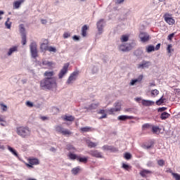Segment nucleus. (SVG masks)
<instances>
[{
	"label": "nucleus",
	"mask_w": 180,
	"mask_h": 180,
	"mask_svg": "<svg viewBox=\"0 0 180 180\" xmlns=\"http://www.w3.org/2000/svg\"><path fill=\"white\" fill-rule=\"evenodd\" d=\"M57 86L56 78H44L39 82V88L42 91H50Z\"/></svg>",
	"instance_id": "f257e3e1"
},
{
	"label": "nucleus",
	"mask_w": 180,
	"mask_h": 180,
	"mask_svg": "<svg viewBox=\"0 0 180 180\" xmlns=\"http://www.w3.org/2000/svg\"><path fill=\"white\" fill-rule=\"evenodd\" d=\"M31 131L27 127H20L17 128V134L22 137V139H26L30 136Z\"/></svg>",
	"instance_id": "f03ea898"
},
{
	"label": "nucleus",
	"mask_w": 180,
	"mask_h": 180,
	"mask_svg": "<svg viewBox=\"0 0 180 180\" xmlns=\"http://www.w3.org/2000/svg\"><path fill=\"white\" fill-rule=\"evenodd\" d=\"M55 130L57 131V133L63 134V136H71V134H72L71 131L67 129H64V127H63L61 125H56L55 127Z\"/></svg>",
	"instance_id": "7ed1b4c3"
},
{
	"label": "nucleus",
	"mask_w": 180,
	"mask_h": 180,
	"mask_svg": "<svg viewBox=\"0 0 180 180\" xmlns=\"http://www.w3.org/2000/svg\"><path fill=\"white\" fill-rule=\"evenodd\" d=\"M28 163H25L27 168H33V165H39L40 161L36 158H30L27 159Z\"/></svg>",
	"instance_id": "20e7f679"
},
{
	"label": "nucleus",
	"mask_w": 180,
	"mask_h": 180,
	"mask_svg": "<svg viewBox=\"0 0 180 180\" xmlns=\"http://www.w3.org/2000/svg\"><path fill=\"white\" fill-rule=\"evenodd\" d=\"M30 49L32 57H33V58H37L39 56L37 53V44L34 41L32 42L30 45Z\"/></svg>",
	"instance_id": "39448f33"
},
{
	"label": "nucleus",
	"mask_w": 180,
	"mask_h": 180,
	"mask_svg": "<svg viewBox=\"0 0 180 180\" xmlns=\"http://www.w3.org/2000/svg\"><path fill=\"white\" fill-rule=\"evenodd\" d=\"M79 74V72L78 71H75L71 73L66 82L67 85H71V84H73L74 81L77 80V77H78Z\"/></svg>",
	"instance_id": "423d86ee"
},
{
	"label": "nucleus",
	"mask_w": 180,
	"mask_h": 180,
	"mask_svg": "<svg viewBox=\"0 0 180 180\" xmlns=\"http://www.w3.org/2000/svg\"><path fill=\"white\" fill-rule=\"evenodd\" d=\"M68 67H70V63H65L63 68L59 72L58 77L59 79H62L63 77L68 72Z\"/></svg>",
	"instance_id": "0eeeda50"
},
{
	"label": "nucleus",
	"mask_w": 180,
	"mask_h": 180,
	"mask_svg": "<svg viewBox=\"0 0 180 180\" xmlns=\"http://www.w3.org/2000/svg\"><path fill=\"white\" fill-rule=\"evenodd\" d=\"M102 150H103V151H110V153H117V151H119L117 148L108 145H104L102 147Z\"/></svg>",
	"instance_id": "6e6552de"
},
{
	"label": "nucleus",
	"mask_w": 180,
	"mask_h": 180,
	"mask_svg": "<svg viewBox=\"0 0 180 180\" xmlns=\"http://www.w3.org/2000/svg\"><path fill=\"white\" fill-rule=\"evenodd\" d=\"M139 39L142 43H146L150 40V35L147 32H140Z\"/></svg>",
	"instance_id": "1a4fd4ad"
},
{
	"label": "nucleus",
	"mask_w": 180,
	"mask_h": 180,
	"mask_svg": "<svg viewBox=\"0 0 180 180\" xmlns=\"http://www.w3.org/2000/svg\"><path fill=\"white\" fill-rule=\"evenodd\" d=\"M89 154L91 155V157H95L96 158H103V156H102V153L96 150H90L89 152Z\"/></svg>",
	"instance_id": "9d476101"
},
{
	"label": "nucleus",
	"mask_w": 180,
	"mask_h": 180,
	"mask_svg": "<svg viewBox=\"0 0 180 180\" xmlns=\"http://www.w3.org/2000/svg\"><path fill=\"white\" fill-rule=\"evenodd\" d=\"M105 22V20L103 19H101L99 21L97 22V29L99 32V33H102V32L103 31V23Z\"/></svg>",
	"instance_id": "9b49d317"
},
{
	"label": "nucleus",
	"mask_w": 180,
	"mask_h": 180,
	"mask_svg": "<svg viewBox=\"0 0 180 180\" xmlns=\"http://www.w3.org/2000/svg\"><path fill=\"white\" fill-rule=\"evenodd\" d=\"M153 174V172L148 170V169H143L139 172V174L143 178H147L148 175H151Z\"/></svg>",
	"instance_id": "f8f14e48"
},
{
	"label": "nucleus",
	"mask_w": 180,
	"mask_h": 180,
	"mask_svg": "<svg viewBox=\"0 0 180 180\" xmlns=\"http://www.w3.org/2000/svg\"><path fill=\"white\" fill-rule=\"evenodd\" d=\"M40 49L41 51H47L49 50V41L47 39L44 40V43L41 44Z\"/></svg>",
	"instance_id": "ddd939ff"
},
{
	"label": "nucleus",
	"mask_w": 180,
	"mask_h": 180,
	"mask_svg": "<svg viewBox=\"0 0 180 180\" xmlns=\"http://www.w3.org/2000/svg\"><path fill=\"white\" fill-rule=\"evenodd\" d=\"M165 20L168 25H174L175 23V20L169 15H165Z\"/></svg>",
	"instance_id": "4468645a"
},
{
	"label": "nucleus",
	"mask_w": 180,
	"mask_h": 180,
	"mask_svg": "<svg viewBox=\"0 0 180 180\" xmlns=\"http://www.w3.org/2000/svg\"><path fill=\"white\" fill-rule=\"evenodd\" d=\"M120 51H130L131 50V46H127L125 44H121L119 46Z\"/></svg>",
	"instance_id": "2eb2a0df"
},
{
	"label": "nucleus",
	"mask_w": 180,
	"mask_h": 180,
	"mask_svg": "<svg viewBox=\"0 0 180 180\" xmlns=\"http://www.w3.org/2000/svg\"><path fill=\"white\" fill-rule=\"evenodd\" d=\"M55 75L54 71H46L44 73V77H45L44 78H56L53 77Z\"/></svg>",
	"instance_id": "dca6fc26"
},
{
	"label": "nucleus",
	"mask_w": 180,
	"mask_h": 180,
	"mask_svg": "<svg viewBox=\"0 0 180 180\" xmlns=\"http://www.w3.org/2000/svg\"><path fill=\"white\" fill-rule=\"evenodd\" d=\"M25 2V0H20L14 1L13 6V9H19L20 8V5Z\"/></svg>",
	"instance_id": "f3484780"
},
{
	"label": "nucleus",
	"mask_w": 180,
	"mask_h": 180,
	"mask_svg": "<svg viewBox=\"0 0 180 180\" xmlns=\"http://www.w3.org/2000/svg\"><path fill=\"white\" fill-rule=\"evenodd\" d=\"M141 103L143 106H153L154 103H155L154 101H151L150 100H144L143 99L141 101Z\"/></svg>",
	"instance_id": "a211bd4d"
},
{
	"label": "nucleus",
	"mask_w": 180,
	"mask_h": 180,
	"mask_svg": "<svg viewBox=\"0 0 180 180\" xmlns=\"http://www.w3.org/2000/svg\"><path fill=\"white\" fill-rule=\"evenodd\" d=\"M81 171H82V168H81V167H79V166H77V167L72 169L71 172L73 175H78V174H79V172H81Z\"/></svg>",
	"instance_id": "6ab92c4d"
},
{
	"label": "nucleus",
	"mask_w": 180,
	"mask_h": 180,
	"mask_svg": "<svg viewBox=\"0 0 180 180\" xmlns=\"http://www.w3.org/2000/svg\"><path fill=\"white\" fill-rule=\"evenodd\" d=\"M150 61H143L142 63L138 65V68H148L150 67Z\"/></svg>",
	"instance_id": "aec40b11"
},
{
	"label": "nucleus",
	"mask_w": 180,
	"mask_h": 180,
	"mask_svg": "<svg viewBox=\"0 0 180 180\" xmlns=\"http://www.w3.org/2000/svg\"><path fill=\"white\" fill-rule=\"evenodd\" d=\"M118 120H122V121H124V120H131V119H134L133 116H129V115H120L118 117H117Z\"/></svg>",
	"instance_id": "412c9836"
},
{
	"label": "nucleus",
	"mask_w": 180,
	"mask_h": 180,
	"mask_svg": "<svg viewBox=\"0 0 180 180\" xmlns=\"http://www.w3.org/2000/svg\"><path fill=\"white\" fill-rule=\"evenodd\" d=\"M141 81H143V75H140L137 79H132L129 84L133 86L136 84V82H140Z\"/></svg>",
	"instance_id": "4be33fe9"
},
{
	"label": "nucleus",
	"mask_w": 180,
	"mask_h": 180,
	"mask_svg": "<svg viewBox=\"0 0 180 180\" xmlns=\"http://www.w3.org/2000/svg\"><path fill=\"white\" fill-rule=\"evenodd\" d=\"M98 106H99V103H91L86 109L88 110H95V109H98Z\"/></svg>",
	"instance_id": "5701e85b"
},
{
	"label": "nucleus",
	"mask_w": 180,
	"mask_h": 180,
	"mask_svg": "<svg viewBox=\"0 0 180 180\" xmlns=\"http://www.w3.org/2000/svg\"><path fill=\"white\" fill-rule=\"evenodd\" d=\"M63 119L65 120V122H74V120H75V117H72V115H65L63 117Z\"/></svg>",
	"instance_id": "b1692460"
},
{
	"label": "nucleus",
	"mask_w": 180,
	"mask_h": 180,
	"mask_svg": "<svg viewBox=\"0 0 180 180\" xmlns=\"http://www.w3.org/2000/svg\"><path fill=\"white\" fill-rule=\"evenodd\" d=\"M166 101L167 98H165L164 96H162L159 100L156 101V105H158V106H161V105H162V103H165Z\"/></svg>",
	"instance_id": "393cba45"
},
{
	"label": "nucleus",
	"mask_w": 180,
	"mask_h": 180,
	"mask_svg": "<svg viewBox=\"0 0 180 180\" xmlns=\"http://www.w3.org/2000/svg\"><path fill=\"white\" fill-rule=\"evenodd\" d=\"M171 116V115L167 112H163L161 115H160V119L162 120H167V119H168V117H169Z\"/></svg>",
	"instance_id": "a878e982"
},
{
	"label": "nucleus",
	"mask_w": 180,
	"mask_h": 180,
	"mask_svg": "<svg viewBox=\"0 0 180 180\" xmlns=\"http://www.w3.org/2000/svg\"><path fill=\"white\" fill-rule=\"evenodd\" d=\"M81 133H88L89 131H92V128L90 127H84L80 128Z\"/></svg>",
	"instance_id": "bb28decb"
},
{
	"label": "nucleus",
	"mask_w": 180,
	"mask_h": 180,
	"mask_svg": "<svg viewBox=\"0 0 180 180\" xmlns=\"http://www.w3.org/2000/svg\"><path fill=\"white\" fill-rule=\"evenodd\" d=\"M86 30H88V26H86V25H84L82 27V36H83V37H86Z\"/></svg>",
	"instance_id": "cd10ccee"
},
{
	"label": "nucleus",
	"mask_w": 180,
	"mask_h": 180,
	"mask_svg": "<svg viewBox=\"0 0 180 180\" xmlns=\"http://www.w3.org/2000/svg\"><path fill=\"white\" fill-rule=\"evenodd\" d=\"M68 157L70 159V160H77V161H78V155L72 153H69L68 155Z\"/></svg>",
	"instance_id": "c85d7f7f"
},
{
	"label": "nucleus",
	"mask_w": 180,
	"mask_h": 180,
	"mask_svg": "<svg viewBox=\"0 0 180 180\" xmlns=\"http://www.w3.org/2000/svg\"><path fill=\"white\" fill-rule=\"evenodd\" d=\"M86 144L90 148H94V147H96V146H98V143L92 142L91 141H86Z\"/></svg>",
	"instance_id": "c756f323"
},
{
	"label": "nucleus",
	"mask_w": 180,
	"mask_h": 180,
	"mask_svg": "<svg viewBox=\"0 0 180 180\" xmlns=\"http://www.w3.org/2000/svg\"><path fill=\"white\" fill-rule=\"evenodd\" d=\"M77 161H79V162H82L83 164H86V162H88V158H81L79 156L77 158Z\"/></svg>",
	"instance_id": "7c9ffc66"
},
{
	"label": "nucleus",
	"mask_w": 180,
	"mask_h": 180,
	"mask_svg": "<svg viewBox=\"0 0 180 180\" xmlns=\"http://www.w3.org/2000/svg\"><path fill=\"white\" fill-rule=\"evenodd\" d=\"M98 113V115H103L101 117H99V119H106V117H108V115L105 113V110H100Z\"/></svg>",
	"instance_id": "2f4dec72"
},
{
	"label": "nucleus",
	"mask_w": 180,
	"mask_h": 180,
	"mask_svg": "<svg viewBox=\"0 0 180 180\" xmlns=\"http://www.w3.org/2000/svg\"><path fill=\"white\" fill-rule=\"evenodd\" d=\"M18 51V46H13L11 48L8 52V56H12L13 53Z\"/></svg>",
	"instance_id": "473e14b6"
},
{
	"label": "nucleus",
	"mask_w": 180,
	"mask_h": 180,
	"mask_svg": "<svg viewBox=\"0 0 180 180\" xmlns=\"http://www.w3.org/2000/svg\"><path fill=\"white\" fill-rule=\"evenodd\" d=\"M152 51H155V47L153 45H149L146 47V52L151 53Z\"/></svg>",
	"instance_id": "72a5a7b5"
},
{
	"label": "nucleus",
	"mask_w": 180,
	"mask_h": 180,
	"mask_svg": "<svg viewBox=\"0 0 180 180\" xmlns=\"http://www.w3.org/2000/svg\"><path fill=\"white\" fill-rule=\"evenodd\" d=\"M114 107L116 108V110L120 112L122 110V103L117 102L114 104Z\"/></svg>",
	"instance_id": "f704fd0d"
},
{
	"label": "nucleus",
	"mask_w": 180,
	"mask_h": 180,
	"mask_svg": "<svg viewBox=\"0 0 180 180\" xmlns=\"http://www.w3.org/2000/svg\"><path fill=\"white\" fill-rule=\"evenodd\" d=\"M159 94L160 91H158V89H153L151 91V96H153V98H155V96H157Z\"/></svg>",
	"instance_id": "c9c22d12"
},
{
	"label": "nucleus",
	"mask_w": 180,
	"mask_h": 180,
	"mask_svg": "<svg viewBox=\"0 0 180 180\" xmlns=\"http://www.w3.org/2000/svg\"><path fill=\"white\" fill-rule=\"evenodd\" d=\"M25 25L23 24H20V32L21 33V36H22V34H26V33H25Z\"/></svg>",
	"instance_id": "e433bc0d"
},
{
	"label": "nucleus",
	"mask_w": 180,
	"mask_h": 180,
	"mask_svg": "<svg viewBox=\"0 0 180 180\" xmlns=\"http://www.w3.org/2000/svg\"><path fill=\"white\" fill-rule=\"evenodd\" d=\"M42 65H47V67H51L53 65V62L49 60H44L42 62Z\"/></svg>",
	"instance_id": "4c0bfd02"
},
{
	"label": "nucleus",
	"mask_w": 180,
	"mask_h": 180,
	"mask_svg": "<svg viewBox=\"0 0 180 180\" xmlns=\"http://www.w3.org/2000/svg\"><path fill=\"white\" fill-rule=\"evenodd\" d=\"M122 168L125 169L126 171H130L131 169V167L129 165H127L125 163H122Z\"/></svg>",
	"instance_id": "58836bf2"
},
{
	"label": "nucleus",
	"mask_w": 180,
	"mask_h": 180,
	"mask_svg": "<svg viewBox=\"0 0 180 180\" xmlns=\"http://www.w3.org/2000/svg\"><path fill=\"white\" fill-rule=\"evenodd\" d=\"M9 20H10V18H7V20L5 22V26L6 27L7 29H11L12 26V22H11Z\"/></svg>",
	"instance_id": "ea45409f"
},
{
	"label": "nucleus",
	"mask_w": 180,
	"mask_h": 180,
	"mask_svg": "<svg viewBox=\"0 0 180 180\" xmlns=\"http://www.w3.org/2000/svg\"><path fill=\"white\" fill-rule=\"evenodd\" d=\"M122 43H124L126 41H129V36L127 35H122L121 37Z\"/></svg>",
	"instance_id": "a19ab883"
},
{
	"label": "nucleus",
	"mask_w": 180,
	"mask_h": 180,
	"mask_svg": "<svg viewBox=\"0 0 180 180\" xmlns=\"http://www.w3.org/2000/svg\"><path fill=\"white\" fill-rule=\"evenodd\" d=\"M67 150L68 151H71V150L76 151L77 150L75 147H74V146L70 145V144L67 145Z\"/></svg>",
	"instance_id": "79ce46f5"
},
{
	"label": "nucleus",
	"mask_w": 180,
	"mask_h": 180,
	"mask_svg": "<svg viewBox=\"0 0 180 180\" xmlns=\"http://www.w3.org/2000/svg\"><path fill=\"white\" fill-rule=\"evenodd\" d=\"M116 112H119V110H116V108H112L108 110L109 115H115Z\"/></svg>",
	"instance_id": "37998d69"
},
{
	"label": "nucleus",
	"mask_w": 180,
	"mask_h": 180,
	"mask_svg": "<svg viewBox=\"0 0 180 180\" xmlns=\"http://www.w3.org/2000/svg\"><path fill=\"white\" fill-rule=\"evenodd\" d=\"M8 148L9 151H11V153H12V154L15 155V157H18V152H16V150L15 149H13L11 146H8Z\"/></svg>",
	"instance_id": "c03bdc74"
},
{
	"label": "nucleus",
	"mask_w": 180,
	"mask_h": 180,
	"mask_svg": "<svg viewBox=\"0 0 180 180\" xmlns=\"http://www.w3.org/2000/svg\"><path fill=\"white\" fill-rule=\"evenodd\" d=\"M47 51H50V53H56V51H57V49H56V47L48 46Z\"/></svg>",
	"instance_id": "a18cd8bd"
},
{
	"label": "nucleus",
	"mask_w": 180,
	"mask_h": 180,
	"mask_svg": "<svg viewBox=\"0 0 180 180\" xmlns=\"http://www.w3.org/2000/svg\"><path fill=\"white\" fill-rule=\"evenodd\" d=\"M152 131L153 133H158V131H160V127L152 126Z\"/></svg>",
	"instance_id": "49530a36"
},
{
	"label": "nucleus",
	"mask_w": 180,
	"mask_h": 180,
	"mask_svg": "<svg viewBox=\"0 0 180 180\" xmlns=\"http://www.w3.org/2000/svg\"><path fill=\"white\" fill-rule=\"evenodd\" d=\"M27 43V41H26V34H23L22 35V46H25V44H26Z\"/></svg>",
	"instance_id": "de8ad7c7"
},
{
	"label": "nucleus",
	"mask_w": 180,
	"mask_h": 180,
	"mask_svg": "<svg viewBox=\"0 0 180 180\" xmlns=\"http://www.w3.org/2000/svg\"><path fill=\"white\" fill-rule=\"evenodd\" d=\"M158 165L160 167H164V165H165V161H164V160H158Z\"/></svg>",
	"instance_id": "09e8293b"
},
{
	"label": "nucleus",
	"mask_w": 180,
	"mask_h": 180,
	"mask_svg": "<svg viewBox=\"0 0 180 180\" xmlns=\"http://www.w3.org/2000/svg\"><path fill=\"white\" fill-rule=\"evenodd\" d=\"M172 49V44H169L167 48V53H169V54H171V53L174 51V49Z\"/></svg>",
	"instance_id": "8fccbe9b"
},
{
	"label": "nucleus",
	"mask_w": 180,
	"mask_h": 180,
	"mask_svg": "<svg viewBox=\"0 0 180 180\" xmlns=\"http://www.w3.org/2000/svg\"><path fill=\"white\" fill-rule=\"evenodd\" d=\"M172 175L176 180H180V175L178 173H172Z\"/></svg>",
	"instance_id": "3c124183"
},
{
	"label": "nucleus",
	"mask_w": 180,
	"mask_h": 180,
	"mask_svg": "<svg viewBox=\"0 0 180 180\" xmlns=\"http://www.w3.org/2000/svg\"><path fill=\"white\" fill-rule=\"evenodd\" d=\"M124 158L125 160H131V154L129 153H124Z\"/></svg>",
	"instance_id": "603ef678"
},
{
	"label": "nucleus",
	"mask_w": 180,
	"mask_h": 180,
	"mask_svg": "<svg viewBox=\"0 0 180 180\" xmlns=\"http://www.w3.org/2000/svg\"><path fill=\"white\" fill-rule=\"evenodd\" d=\"M142 129L143 130H146V129H151V126L150 125V124H144L142 126Z\"/></svg>",
	"instance_id": "864d4df0"
},
{
	"label": "nucleus",
	"mask_w": 180,
	"mask_h": 180,
	"mask_svg": "<svg viewBox=\"0 0 180 180\" xmlns=\"http://www.w3.org/2000/svg\"><path fill=\"white\" fill-rule=\"evenodd\" d=\"M0 105L1 109L3 110V112H6L8 110V107L6 105L1 103Z\"/></svg>",
	"instance_id": "5fc2aeb1"
},
{
	"label": "nucleus",
	"mask_w": 180,
	"mask_h": 180,
	"mask_svg": "<svg viewBox=\"0 0 180 180\" xmlns=\"http://www.w3.org/2000/svg\"><path fill=\"white\" fill-rule=\"evenodd\" d=\"M174 36H175V33H172V34H169L167 37V39L172 40V39H174Z\"/></svg>",
	"instance_id": "6e6d98bb"
},
{
	"label": "nucleus",
	"mask_w": 180,
	"mask_h": 180,
	"mask_svg": "<svg viewBox=\"0 0 180 180\" xmlns=\"http://www.w3.org/2000/svg\"><path fill=\"white\" fill-rule=\"evenodd\" d=\"M70 36H71V34H70V33H68V32H65L63 34L64 39H68V37H70Z\"/></svg>",
	"instance_id": "4d7b16f0"
},
{
	"label": "nucleus",
	"mask_w": 180,
	"mask_h": 180,
	"mask_svg": "<svg viewBox=\"0 0 180 180\" xmlns=\"http://www.w3.org/2000/svg\"><path fill=\"white\" fill-rule=\"evenodd\" d=\"M26 105L28 106V108H33V103L30 101H27Z\"/></svg>",
	"instance_id": "13d9d810"
},
{
	"label": "nucleus",
	"mask_w": 180,
	"mask_h": 180,
	"mask_svg": "<svg viewBox=\"0 0 180 180\" xmlns=\"http://www.w3.org/2000/svg\"><path fill=\"white\" fill-rule=\"evenodd\" d=\"M165 110H167V108L162 107V108H158V112H165Z\"/></svg>",
	"instance_id": "bf43d9fd"
},
{
	"label": "nucleus",
	"mask_w": 180,
	"mask_h": 180,
	"mask_svg": "<svg viewBox=\"0 0 180 180\" xmlns=\"http://www.w3.org/2000/svg\"><path fill=\"white\" fill-rule=\"evenodd\" d=\"M152 147H153V143H151L150 145L144 146V148H146V150H148V149L151 148Z\"/></svg>",
	"instance_id": "052dcab7"
},
{
	"label": "nucleus",
	"mask_w": 180,
	"mask_h": 180,
	"mask_svg": "<svg viewBox=\"0 0 180 180\" xmlns=\"http://www.w3.org/2000/svg\"><path fill=\"white\" fill-rule=\"evenodd\" d=\"M161 47V44H158L155 48V50L158 51Z\"/></svg>",
	"instance_id": "680f3d73"
},
{
	"label": "nucleus",
	"mask_w": 180,
	"mask_h": 180,
	"mask_svg": "<svg viewBox=\"0 0 180 180\" xmlns=\"http://www.w3.org/2000/svg\"><path fill=\"white\" fill-rule=\"evenodd\" d=\"M0 122H5V117L2 115H0Z\"/></svg>",
	"instance_id": "e2e57ef3"
},
{
	"label": "nucleus",
	"mask_w": 180,
	"mask_h": 180,
	"mask_svg": "<svg viewBox=\"0 0 180 180\" xmlns=\"http://www.w3.org/2000/svg\"><path fill=\"white\" fill-rule=\"evenodd\" d=\"M73 39L74 40H79V37L77 35H75V36H73Z\"/></svg>",
	"instance_id": "0e129e2a"
},
{
	"label": "nucleus",
	"mask_w": 180,
	"mask_h": 180,
	"mask_svg": "<svg viewBox=\"0 0 180 180\" xmlns=\"http://www.w3.org/2000/svg\"><path fill=\"white\" fill-rule=\"evenodd\" d=\"M56 148H54V147H52V148H50V151H52V153H56Z\"/></svg>",
	"instance_id": "69168bd1"
},
{
	"label": "nucleus",
	"mask_w": 180,
	"mask_h": 180,
	"mask_svg": "<svg viewBox=\"0 0 180 180\" xmlns=\"http://www.w3.org/2000/svg\"><path fill=\"white\" fill-rule=\"evenodd\" d=\"M135 101H136V102H140V101H143V100H141V98H140V97H138V98H135Z\"/></svg>",
	"instance_id": "338daca9"
},
{
	"label": "nucleus",
	"mask_w": 180,
	"mask_h": 180,
	"mask_svg": "<svg viewBox=\"0 0 180 180\" xmlns=\"http://www.w3.org/2000/svg\"><path fill=\"white\" fill-rule=\"evenodd\" d=\"M41 120H47L49 118H47V117H44V116H42V117H41Z\"/></svg>",
	"instance_id": "774afa93"
}]
</instances>
